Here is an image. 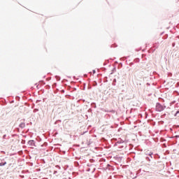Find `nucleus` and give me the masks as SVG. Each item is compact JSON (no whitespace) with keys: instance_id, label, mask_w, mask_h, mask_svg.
Returning <instances> with one entry per match:
<instances>
[{"instance_id":"13d9d810","label":"nucleus","mask_w":179,"mask_h":179,"mask_svg":"<svg viewBox=\"0 0 179 179\" xmlns=\"http://www.w3.org/2000/svg\"><path fill=\"white\" fill-rule=\"evenodd\" d=\"M69 179H71V178H69Z\"/></svg>"},{"instance_id":"c756f323","label":"nucleus","mask_w":179,"mask_h":179,"mask_svg":"<svg viewBox=\"0 0 179 179\" xmlns=\"http://www.w3.org/2000/svg\"><path fill=\"white\" fill-rule=\"evenodd\" d=\"M146 85H147V86H150V83H146Z\"/></svg>"},{"instance_id":"6ab92c4d","label":"nucleus","mask_w":179,"mask_h":179,"mask_svg":"<svg viewBox=\"0 0 179 179\" xmlns=\"http://www.w3.org/2000/svg\"><path fill=\"white\" fill-rule=\"evenodd\" d=\"M46 88L47 89H51V86H50L49 85H46Z\"/></svg>"},{"instance_id":"a18cd8bd","label":"nucleus","mask_w":179,"mask_h":179,"mask_svg":"<svg viewBox=\"0 0 179 179\" xmlns=\"http://www.w3.org/2000/svg\"><path fill=\"white\" fill-rule=\"evenodd\" d=\"M130 65H134V63H130Z\"/></svg>"},{"instance_id":"ea45409f","label":"nucleus","mask_w":179,"mask_h":179,"mask_svg":"<svg viewBox=\"0 0 179 179\" xmlns=\"http://www.w3.org/2000/svg\"><path fill=\"white\" fill-rule=\"evenodd\" d=\"M155 51H156V49L152 50V52H155Z\"/></svg>"},{"instance_id":"20e7f679","label":"nucleus","mask_w":179,"mask_h":179,"mask_svg":"<svg viewBox=\"0 0 179 179\" xmlns=\"http://www.w3.org/2000/svg\"><path fill=\"white\" fill-rule=\"evenodd\" d=\"M7 162L4 159H1V162H0V167H3V166H6Z\"/></svg>"},{"instance_id":"6e6d98bb","label":"nucleus","mask_w":179,"mask_h":179,"mask_svg":"<svg viewBox=\"0 0 179 179\" xmlns=\"http://www.w3.org/2000/svg\"><path fill=\"white\" fill-rule=\"evenodd\" d=\"M121 65H122V63H120Z\"/></svg>"},{"instance_id":"b1692460","label":"nucleus","mask_w":179,"mask_h":179,"mask_svg":"<svg viewBox=\"0 0 179 179\" xmlns=\"http://www.w3.org/2000/svg\"><path fill=\"white\" fill-rule=\"evenodd\" d=\"M114 147H115V146H118V143H117V142L116 143H115V144H114V145H113Z\"/></svg>"},{"instance_id":"e433bc0d","label":"nucleus","mask_w":179,"mask_h":179,"mask_svg":"<svg viewBox=\"0 0 179 179\" xmlns=\"http://www.w3.org/2000/svg\"><path fill=\"white\" fill-rule=\"evenodd\" d=\"M93 73H96V70H92Z\"/></svg>"},{"instance_id":"8fccbe9b","label":"nucleus","mask_w":179,"mask_h":179,"mask_svg":"<svg viewBox=\"0 0 179 179\" xmlns=\"http://www.w3.org/2000/svg\"><path fill=\"white\" fill-rule=\"evenodd\" d=\"M177 136V138H179V136Z\"/></svg>"},{"instance_id":"4d7b16f0","label":"nucleus","mask_w":179,"mask_h":179,"mask_svg":"<svg viewBox=\"0 0 179 179\" xmlns=\"http://www.w3.org/2000/svg\"><path fill=\"white\" fill-rule=\"evenodd\" d=\"M43 78H45V76H44Z\"/></svg>"},{"instance_id":"2f4dec72","label":"nucleus","mask_w":179,"mask_h":179,"mask_svg":"<svg viewBox=\"0 0 179 179\" xmlns=\"http://www.w3.org/2000/svg\"><path fill=\"white\" fill-rule=\"evenodd\" d=\"M164 34V31L162 32V33L160 34V36H163Z\"/></svg>"},{"instance_id":"bb28decb","label":"nucleus","mask_w":179,"mask_h":179,"mask_svg":"<svg viewBox=\"0 0 179 179\" xmlns=\"http://www.w3.org/2000/svg\"><path fill=\"white\" fill-rule=\"evenodd\" d=\"M40 101H41V100H40V99L36 100V103H40Z\"/></svg>"},{"instance_id":"f8f14e48","label":"nucleus","mask_w":179,"mask_h":179,"mask_svg":"<svg viewBox=\"0 0 179 179\" xmlns=\"http://www.w3.org/2000/svg\"><path fill=\"white\" fill-rule=\"evenodd\" d=\"M94 162H96V160H94V159H93V158L90 159V163H94Z\"/></svg>"},{"instance_id":"5701e85b","label":"nucleus","mask_w":179,"mask_h":179,"mask_svg":"<svg viewBox=\"0 0 179 179\" xmlns=\"http://www.w3.org/2000/svg\"><path fill=\"white\" fill-rule=\"evenodd\" d=\"M177 115H178V113H177V112H176L174 114V117H177Z\"/></svg>"},{"instance_id":"f3484780","label":"nucleus","mask_w":179,"mask_h":179,"mask_svg":"<svg viewBox=\"0 0 179 179\" xmlns=\"http://www.w3.org/2000/svg\"><path fill=\"white\" fill-rule=\"evenodd\" d=\"M40 83H43V85H45V82H44V80H41Z\"/></svg>"},{"instance_id":"9b49d317","label":"nucleus","mask_w":179,"mask_h":179,"mask_svg":"<svg viewBox=\"0 0 179 179\" xmlns=\"http://www.w3.org/2000/svg\"><path fill=\"white\" fill-rule=\"evenodd\" d=\"M59 122H62V120H56V121L55 122V124H58V123H59Z\"/></svg>"},{"instance_id":"7ed1b4c3","label":"nucleus","mask_w":179,"mask_h":179,"mask_svg":"<svg viewBox=\"0 0 179 179\" xmlns=\"http://www.w3.org/2000/svg\"><path fill=\"white\" fill-rule=\"evenodd\" d=\"M27 143L29 146H36V141H34V140H29V141H28Z\"/></svg>"},{"instance_id":"dca6fc26","label":"nucleus","mask_w":179,"mask_h":179,"mask_svg":"<svg viewBox=\"0 0 179 179\" xmlns=\"http://www.w3.org/2000/svg\"><path fill=\"white\" fill-rule=\"evenodd\" d=\"M164 38L166 40V38H169V35H165L164 36Z\"/></svg>"},{"instance_id":"aec40b11","label":"nucleus","mask_w":179,"mask_h":179,"mask_svg":"<svg viewBox=\"0 0 179 179\" xmlns=\"http://www.w3.org/2000/svg\"><path fill=\"white\" fill-rule=\"evenodd\" d=\"M176 103H177V101H171V104H176Z\"/></svg>"},{"instance_id":"603ef678","label":"nucleus","mask_w":179,"mask_h":179,"mask_svg":"<svg viewBox=\"0 0 179 179\" xmlns=\"http://www.w3.org/2000/svg\"><path fill=\"white\" fill-rule=\"evenodd\" d=\"M74 90H76V88H74Z\"/></svg>"},{"instance_id":"473e14b6","label":"nucleus","mask_w":179,"mask_h":179,"mask_svg":"<svg viewBox=\"0 0 179 179\" xmlns=\"http://www.w3.org/2000/svg\"><path fill=\"white\" fill-rule=\"evenodd\" d=\"M166 115H167V114L164 113V114L162 115V117H166Z\"/></svg>"},{"instance_id":"f03ea898","label":"nucleus","mask_w":179,"mask_h":179,"mask_svg":"<svg viewBox=\"0 0 179 179\" xmlns=\"http://www.w3.org/2000/svg\"><path fill=\"white\" fill-rule=\"evenodd\" d=\"M145 155H147V156H149V157H150V159H156V156H159V155L156 154L155 155H153V152H149V151H147L145 152Z\"/></svg>"},{"instance_id":"c9c22d12","label":"nucleus","mask_w":179,"mask_h":179,"mask_svg":"<svg viewBox=\"0 0 179 179\" xmlns=\"http://www.w3.org/2000/svg\"><path fill=\"white\" fill-rule=\"evenodd\" d=\"M177 29H179V23L176 25Z\"/></svg>"},{"instance_id":"37998d69","label":"nucleus","mask_w":179,"mask_h":179,"mask_svg":"<svg viewBox=\"0 0 179 179\" xmlns=\"http://www.w3.org/2000/svg\"><path fill=\"white\" fill-rule=\"evenodd\" d=\"M31 108H34V106H31Z\"/></svg>"},{"instance_id":"7c9ffc66","label":"nucleus","mask_w":179,"mask_h":179,"mask_svg":"<svg viewBox=\"0 0 179 179\" xmlns=\"http://www.w3.org/2000/svg\"><path fill=\"white\" fill-rule=\"evenodd\" d=\"M57 173H58V171H54L53 174H57Z\"/></svg>"},{"instance_id":"cd10ccee","label":"nucleus","mask_w":179,"mask_h":179,"mask_svg":"<svg viewBox=\"0 0 179 179\" xmlns=\"http://www.w3.org/2000/svg\"><path fill=\"white\" fill-rule=\"evenodd\" d=\"M113 48H115V47H117V45H115V46H113V45H110V48H113Z\"/></svg>"},{"instance_id":"3c124183","label":"nucleus","mask_w":179,"mask_h":179,"mask_svg":"<svg viewBox=\"0 0 179 179\" xmlns=\"http://www.w3.org/2000/svg\"><path fill=\"white\" fill-rule=\"evenodd\" d=\"M154 73H156V71H154Z\"/></svg>"},{"instance_id":"864d4df0","label":"nucleus","mask_w":179,"mask_h":179,"mask_svg":"<svg viewBox=\"0 0 179 179\" xmlns=\"http://www.w3.org/2000/svg\"><path fill=\"white\" fill-rule=\"evenodd\" d=\"M36 111H38V109H36Z\"/></svg>"},{"instance_id":"0eeeda50","label":"nucleus","mask_w":179,"mask_h":179,"mask_svg":"<svg viewBox=\"0 0 179 179\" xmlns=\"http://www.w3.org/2000/svg\"><path fill=\"white\" fill-rule=\"evenodd\" d=\"M113 86H115L117 85V79L114 78L112 83Z\"/></svg>"},{"instance_id":"a19ab883","label":"nucleus","mask_w":179,"mask_h":179,"mask_svg":"<svg viewBox=\"0 0 179 179\" xmlns=\"http://www.w3.org/2000/svg\"><path fill=\"white\" fill-rule=\"evenodd\" d=\"M14 136H19L18 134H14Z\"/></svg>"},{"instance_id":"49530a36","label":"nucleus","mask_w":179,"mask_h":179,"mask_svg":"<svg viewBox=\"0 0 179 179\" xmlns=\"http://www.w3.org/2000/svg\"><path fill=\"white\" fill-rule=\"evenodd\" d=\"M140 50L136 49V51H139Z\"/></svg>"},{"instance_id":"de8ad7c7","label":"nucleus","mask_w":179,"mask_h":179,"mask_svg":"<svg viewBox=\"0 0 179 179\" xmlns=\"http://www.w3.org/2000/svg\"><path fill=\"white\" fill-rule=\"evenodd\" d=\"M122 148H124V146H121L120 149H122Z\"/></svg>"},{"instance_id":"79ce46f5","label":"nucleus","mask_w":179,"mask_h":179,"mask_svg":"<svg viewBox=\"0 0 179 179\" xmlns=\"http://www.w3.org/2000/svg\"><path fill=\"white\" fill-rule=\"evenodd\" d=\"M174 45H175V43H172V47H174Z\"/></svg>"},{"instance_id":"09e8293b","label":"nucleus","mask_w":179,"mask_h":179,"mask_svg":"<svg viewBox=\"0 0 179 179\" xmlns=\"http://www.w3.org/2000/svg\"><path fill=\"white\" fill-rule=\"evenodd\" d=\"M177 38H178V39H179V35L177 36Z\"/></svg>"},{"instance_id":"a878e982","label":"nucleus","mask_w":179,"mask_h":179,"mask_svg":"<svg viewBox=\"0 0 179 179\" xmlns=\"http://www.w3.org/2000/svg\"><path fill=\"white\" fill-rule=\"evenodd\" d=\"M20 178H24V176H23V175L20 176Z\"/></svg>"},{"instance_id":"39448f33","label":"nucleus","mask_w":179,"mask_h":179,"mask_svg":"<svg viewBox=\"0 0 179 179\" xmlns=\"http://www.w3.org/2000/svg\"><path fill=\"white\" fill-rule=\"evenodd\" d=\"M25 127H26V123L24 122H22L19 124V128H21V129H23V128H24Z\"/></svg>"},{"instance_id":"c03bdc74","label":"nucleus","mask_w":179,"mask_h":179,"mask_svg":"<svg viewBox=\"0 0 179 179\" xmlns=\"http://www.w3.org/2000/svg\"><path fill=\"white\" fill-rule=\"evenodd\" d=\"M43 101H45V98H43Z\"/></svg>"},{"instance_id":"9d476101","label":"nucleus","mask_w":179,"mask_h":179,"mask_svg":"<svg viewBox=\"0 0 179 179\" xmlns=\"http://www.w3.org/2000/svg\"><path fill=\"white\" fill-rule=\"evenodd\" d=\"M134 62H136V63L141 62V59H139V58L134 59Z\"/></svg>"},{"instance_id":"5fc2aeb1","label":"nucleus","mask_w":179,"mask_h":179,"mask_svg":"<svg viewBox=\"0 0 179 179\" xmlns=\"http://www.w3.org/2000/svg\"><path fill=\"white\" fill-rule=\"evenodd\" d=\"M36 111H38V109H36Z\"/></svg>"},{"instance_id":"ddd939ff","label":"nucleus","mask_w":179,"mask_h":179,"mask_svg":"<svg viewBox=\"0 0 179 179\" xmlns=\"http://www.w3.org/2000/svg\"><path fill=\"white\" fill-rule=\"evenodd\" d=\"M93 86H97V81H94L92 83Z\"/></svg>"},{"instance_id":"c85d7f7f","label":"nucleus","mask_w":179,"mask_h":179,"mask_svg":"<svg viewBox=\"0 0 179 179\" xmlns=\"http://www.w3.org/2000/svg\"><path fill=\"white\" fill-rule=\"evenodd\" d=\"M157 48H159L158 45H155V49L156 50Z\"/></svg>"},{"instance_id":"a211bd4d","label":"nucleus","mask_w":179,"mask_h":179,"mask_svg":"<svg viewBox=\"0 0 179 179\" xmlns=\"http://www.w3.org/2000/svg\"><path fill=\"white\" fill-rule=\"evenodd\" d=\"M57 169H59V170H61V166L59 165L56 166Z\"/></svg>"},{"instance_id":"1a4fd4ad","label":"nucleus","mask_w":179,"mask_h":179,"mask_svg":"<svg viewBox=\"0 0 179 179\" xmlns=\"http://www.w3.org/2000/svg\"><path fill=\"white\" fill-rule=\"evenodd\" d=\"M55 79L57 82H59V80H61V77L59 76H55Z\"/></svg>"},{"instance_id":"58836bf2","label":"nucleus","mask_w":179,"mask_h":179,"mask_svg":"<svg viewBox=\"0 0 179 179\" xmlns=\"http://www.w3.org/2000/svg\"><path fill=\"white\" fill-rule=\"evenodd\" d=\"M110 166H111V165H110V164H107V167H110Z\"/></svg>"},{"instance_id":"6e6552de","label":"nucleus","mask_w":179,"mask_h":179,"mask_svg":"<svg viewBox=\"0 0 179 179\" xmlns=\"http://www.w3.org/2000/svg\"><path fill=\"white\" fill-rule=\"evenodd\" d=\"M117 71V67L114 66L113 69H112V72L110 73V75H113V73H114V72H115Z\"/></svg>"},{"instance_id":"72a5a7b5","label":"nucleus","mask_w":179,"mask_h":179,"mask_svg":"<svg viewBox=\"0 0 179 179\" xmlns=\"http://www.w3.org/2000/svg\"><path fill=\"white\" fill-rule=\"evenodd\" d=\"M16 99L17 100L20 99V96H16Z\"/></svg>"},{"instance_id":"f704fd0d","label":"nucleus","mask_w":179,"mask_h":179,"mask_svg":"<svg viewBox=\"0 0 179 179\" xmlns=\"http://www.w3.org/2000/svg\"><path fill=\"white\" fill-rule=\"evenodd\" d=\"M81 101H83V103H85V99H80Z\"/></svg>"},{"instance_id":"4c0bfd02","label":"nucleus","mask_w":179,"mask_h":179,"mask_svg":"<svg viewBox=\"0 0 179 179\" xmlns=\"http://www.w3.org/2000/svg\"><path fill=\"white\" fill-rule=\"evenodd\" d=\"M176 114H179V109L176 110Z\"/></svg>"},{"instance_id":"393cba45","label":"nucleus","mask_w":179,"mask_h":179,"mask_svg":"<svg viewBox=\"0 0 179 179\" xmlns=\"http://www.w3.org/2000/svg\"><path fill=\"white\" fill-rule=\"evenodd\" d=\"M6 138V134H4L3 136V139H5Z\"/></svg>"},{"instance_id":"2eb2a0df","label":"nucleus","mask_w":179,"mask_h":179,"mask_svg":"<svg viewBox=\"0 0 179 179\" xmlns=\"http://www.w3.org/2000/svg\"><path fill=\"white\" fill-rule=\"evenodd\" d=\"M115 159H116V160H121V157H115Z\"/></svg>"},{"instance_id":"f257e3e1","label":"nucleus","mask_w":179,"mask_h":179,"mask_svg":"<svg viewBox=\"0 0 179 179\" xmlns=\"http://www.w3.org/2000/svg\"><path fill=\"white\" fill-rule=\"evenodd\" d=\"M166 108V106L162 105L159 102H157L155 106V111L157 113H162Z\"/></svg>"},{"instance_id":"423d86ee","label":"nucleus","mask_w":179,"mask_h":179,"mask_svg":"<svg viewBox=\"0 0 179 179\" xmlns=\"http://www.w3.org/2000/svg\"><path fill=\"white\" fill-rule=\"evenodd\" d=\"M116 142L118 145H121L122 143H124L125 141L122 140V138H118V140Z\"/></svg>"},{"instance_id":"4be33fe9","label":"nucleus","mask_w":179,"mask_h":179,"mask_svg":"<svg viewBox=\"0 0 179 179\" xmlns=\"http://www.w3.org/2000/svg\"><path fill=\"white\" fill-rule=\"evenodd\" d=\"M173 152L174 155H176V152H177V150L176 149H173Z\"/></svg>"},{"instance_id":"412c9836","label":"nucleus","mask_w":179,"mask_h":179,"mask_svg":"<svg viewBox=\"0 0 179 179\" xmlns=\"http://www.w3.org/2000/svg\"><path fill=\"white\" fill-rule=\"evenodd\" d=\"M1 153L2 155H6V152L5 151H1Z\"/></svg>"},{"instance_id":"4468645a","label":"nucleus","mask_w":179,"mask_h":179,"mask_svg":"<svg viewBox=\"0 0 179 179\" xmlns=\"http://www.w3.org/2000/svg\"><path fill=\"white\" fill-rule=\"evenodd\" d=\"M145 160H147V162H150L151 159L150 157H146Z\"/></svg>"}]
</instances>
